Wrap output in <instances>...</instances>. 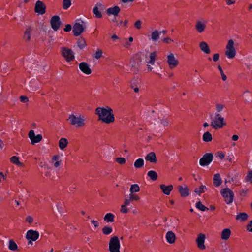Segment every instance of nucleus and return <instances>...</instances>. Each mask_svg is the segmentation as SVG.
Returning a JSON list of instances; mask_svg holds the SVG:
<instances>
[{
    "instance_id": "43",
    "label": "nucleus",
    "mask_w": 252,
    "mask_h": 252,
    "mask_svg": "<svg viewBox=\"0 0 252 252\" xmlns=\"http://www.w3.org/2000/svg\"><path fill=\"white\" fill-rule=\"evenodd\" d=\"M129 190L131 193L137 192L139 191L140 188L137 184H133L131 186Z\"/></svg>"
},
{
    "instance_id": "6",
    "label": "nucleus",
    "mask_w": 252,
    "mask_h": 252,
    "mask_svg": "<svg viewBox=\"0 0 252 252\" xmlns=\"http://www.w3.org/2000/svg\"><path fill=\"white\" fill-rule=\"evenodd\" d=\"M220 193L226 204H230L233 202L234 194L229 188H226L222 189Z\"/></svg>"
},
{
    "instance_id": "27",
    "label": "nucleus",
    "mask_w": 252,
    "mask_h": 252,
    "mask_svg": "<svg viewBox=\"0 0 252 252\" xmlns=\"http://www.w3.org/2000/svg\"><path fill=\"white\" fill-rule=\"evenodd\" d=\"M68 141L65 138H61L59 141V147L60 150H64L67 146Z\"/></svg>"
},
{
    "instance_id": "41",
    "label": "nucleus",
    "mask_w": 252,
    "mask_h": 252,
    "mask_svg": "<svg viewBox=\"0 0 252 252\" xmlns=\"http://www.w3.org/2000/svg\"><path fill=\"white\" fill-rule=\"evenodd\" d=\"M159 37V33L158 31L155 30L151 33V39L153 41H157Z\"/></svg>"
},
{
    "instance_id": "1",
    "label": "nucleus",
    "mask_w": 252,
    "mask_h": 252,
    "mask_svg": "<svg viewBox=\"0 0 252 252\" xmlns=\"http://www.w3.org/2000/svg\"><path fill=\"white\" fill-rule=\"evenodd\" d=\"M95 114L98 116V120L106 124L112 123L115 120L113 110L109 106L97 107L95 109Z\"/></svg>"
},
{
    "instance_id": "2",
    "label": "nucleus",
    "mask_w": 252,
    "mask_h": 252,
    "mask_svg": "<svg viewBox=\"0 0 252 252\" xmlns=\"http://www.w3.org/2000/svg\"><path fill=\"white\" fill-rule=\"evenodd\" d=\"M68 120L70 125L76 128L83 127L85 125L86 119L84 115L75 113L69 115Z\"/></svg>"
},
{
    "instance_id": "49",
    "label": "nucleus",
    "mask_w": 252,
    "mask_h": 252,
    "mask_svg": "<svg viewBox=\"0 0 252 252\" xmlns=\"http://www.w3.org/2000/svg\"><path fill=\"white\" fill-rule=\"evenodd\" d=\"M120 43L125 48H128L131 45V43H130L126 38H124L123 40H121L120 41Z\"/></svg>"
},
{
    "instance_id": "40",
    "label": "nucleus",
    "mask_w": 252,
    "mask_h": 252,
    "mask_svg": "<svg viewBox=\"0 0 252 252\" xmlns=\"http://www.w3.org/2000/svg\"><path fill=\"white\" fill-rule=\"evenodd\" d=\"M196 207L202 211H206L209 210L208 208L202 204L201 201H199L196 203Z\"/></svg>"
},
{
    "instance_id": "63",
    "label": "nucleus",
    "mask_w": 252,
    "mask_h": 252,
    "mask_svg": "<svg viewBox=\"0 0 252 252\" xmlns=\"http://www.w3.org/2000/svg\"><path fill=\"white\" fill-rule=\"evenodd\" d=\"M20 100L23 103H26L29 101V99L27 96L22 95L20 97Z\"/></svg>"
},
{
    "instance_id": "61",
    "label": "nucleus",
    "mask_w": 252,
    "mask_h": 252,
    "mask_svg": "<svg viewBox=\"0 0 252 252\" xmlns=\"http://www.w3.org/2000/svg\"><path fill=\"white\" fill-rule=\"evenodd\" d=\"M142 21L140 20L136 21L134 23L135 27L137 29H140L141 28Z\"/></svg>"
},
{
    "instance_id": "21",
    "label": "nucleus",
    "mask_w": 252,
    "mask_h": 252,
    "mask_svg": "<svg viewBox=\"0 0 252 252\" xmlns=\"http://www.w3.org/2000/svg\"><path fill=\"white\" fill-rule=\"evenodd\" d=\"M178 191L180 195L183 197L189 196L190 194L189 188L185 185L184 186H179L178 187Z\"/></svg>"
},
{
    "instance_id": "62",
    "label": "nucleus",
    "mask_w": 252,
    "mask_h": 252,
    "mask_svg": "<svg viewBox=\"0 0 252 252\" xmlns=\"http://www.w3.org/2000/svg\"><path fill=\"white\" fill-rule=\"evenodd\" d=\"M76 189V186L74 184L71 185L69 187V190L71 193H74Z\"/></svg>"
},
{
    "instance_id": "23",
    "label": "nucleus",
    "mask_w": 252,
    "mask_h": 252,
    "mask_svg": "<svg viewBox=\"0 0 252 252\" xmlns=\"http://www.w3.org/2000/svg\"><path fill=\"white\" fill-rule=\"evenodd\" d=\"M160 189L164 194L169 195L171 191L173 189V186L172 185L166 186L164 184H161L160 185Z\"/></svg>"
},
{
    "instance_id": "56",
    "label": "nucleus",
    "mask_w": 252,
    "mask_h": 252,
    "mask_svg": "<svg viewBox=\"0 0 252 252\" xmlns=\"http://www.w3.org/2000/svg\"><path fill=\"white\" fill-rule=\"evenodd\" d=\"M102 51L100 49H98L97 50L96 52H95V59H99L100 57H102Z\"/></svg>"
},
{
    "instance_id": "50",
    "label": "nucleus",
    "mask_w": 252,
    "mask_h": 252,
    "mask_svg": "<svg viewBox=\"0 0 252 252\" xmlns=\"http://www.w3.org/2000/svg\"><path fill=\"white\" fill-rule=\"evenodd\" d=\"M129 197L131 199L132 201H138L140 200L139 196L134 193H131L129 194Z\"/></svg>"
},
{
    "instance_id": "39",
    "label": "nucleus",
    "mask_w": 252,
    "mask_h": 252,
    "mask_svg": "<svg viewBox=\"0 0 252 252\" xmlns=\"http://www.w3.org/2000/svg\"><path fill=\"white\" fill-rule=\"evenodd\" d=\"M203 140L206 142L211 141L212 140V134L208 131L205 132L203 135Z\"/></svg>"
},
{
    "instance_id": "60",
    "label": "nucleus",
    "mask_w": 252,
    "mask_h": 252,
    "mask_svg": "<svg viewBox=\"0 0 252 252\" xmlns=\"http://www.w3.org/2000/svg\"><path fill=\"white\" fill-rule=\"evenodd\" d=\"M246 229L248 231L252 232V220L247 224Z\"/></svg>"
},
{
    "instance_id": "24",
    "label": "nucleus",
    "mask_w": 252,
    "mask_h": 252,
    "mask_svg": "<svg viewBox=\"0 0 252 252\" xmlns=\"http://www.w3.org/2000/svg\"><path fill=\"white\" fill-rule=\"evenodd\" d=\"M167 242L169 244H173L176 239L175 234L172 231H168L165 236Z\"/></svg>"
},
{
    "instance_id": "11",
    "label": "nucleus",
    "mask_w": 252,
    "mask_h": 252,
    "mask_svg": "<svg viewBox=\"0 0 252 252\" xmlns=\"http://www.w3.org/2000/svg\"><path fill=\"white\" fill-rule=\"evenodd\" d=\"M28 137L30 138L31 144L34 145L40 142L42 139V135L40 134L35 135L33 130H30L28 133Z\"/></svg>"
},
{
    "instance_id": "18",
    "label": "nucleus",
    "mask_w": 252,
    "mask_h": 252,
    "mask_svg": "<svg viewBox=\"0 0 252 252\" xmlns=\"http://www.w3.org/2000/svg\"><path fill=\"white\" fill-rule=\"evenodd\" d=\"M51 163L56 169H59L63 164L62 160L59 155H56L52 157Z\"/></svg>"
},
{
    "instance_id": "48",
    "label": "nucleus",
    "mask_w": 252,
    "mask_h": 252,
    "mask_svg": "<svg viewBox=\"0 0 252 252\" xmlns=\"http://www.w3.org/2000/svg\"><path fill=\"white\" fill-rule=\"evenodd\" d=\"M127 23L128 21L127 20H125L124 22H123L122 20H120L119 21L117 22V24H115V25L119 27H126Z\"/></svg>"
},
{
    "instance_id": "7",
    "label": "nucleus",
    "mask_w": 252,
    "mask_h": 252,
    "mask_svg": "<svg viewBox=\"0 0 252 252\" xmlns=\"http://www.w3.org/2000/svg\"><path fill=\"white\" fill-rule=\"evenodd\" d=\"M225 55L228 59H233L236 54V51L234 47V42L232 39L228 40L226 46Z\"/></svg>"
},
{
    "instance_id": "8",
    "label": "nucleus",
    "mask_w": 252,
    "mask_h": 252,
    "mask_svg": "<svg viewBox=\"0 0 252 252\" xmlns=\"http://www.w3.org/2000/svg\"><path fill=\"white\" fill-rule=\"evenodd\" d=\"M85 24L83 21H80V22H76L73 27V33L76 36L80 35L84 30Z\"/></svg>"
},
{
    "instance_id": "4",
    "label": "nucleus",
    "mask_w": 252,
    "mask_h": 252,
    "mask_svg": "<svg viewBox=\"0 0 252 252\" xmlns=\"http://www.w3.org/2000/svg\"><path fill=\"white\" fill-rule=\"evenodd\" d=\"M61 54L68 63L73 61L75 59L74 53L73 50L66 47H61Z\"/></svg>"
},
{
    "instance_id": "44",
    "label": "nucleus",
    "mask_w": 252,
    "mask_h": 252,
    "mask_svg": "<svg viewBox=\"0 0 252 252\" xmlns=\"http://www.w3.org/2000/svg\"><path fill=\"white\" fill-rule=\"evenodd\" d=\"M113 231L112 228L110 226H105L102 229V231L103 233L105 235H109Z\"/></svg>"
},
{
    "instance_id": "22",
    "label": "nucleus",
    "mask_w": 252,
    "mask_h": 252,
    "mask_svg": "<svg viewBox=\"0 0 252 252\" xmlns=\"http://www.w3.org/2000/svg\"><path fill=\"white\" fill-rule=\"evenodd\" d=\"M120 11V8L118 6L110 7L107 9L106 13L109 16L114 15L116 16Z\"/></svg>"
},
{
    "instance_id": "36",
    "label": "nucleus",
    "mask_w": 252,
    "mask_h": 252,
    "mask_svg": "<svg viewBox=\"0 0 252 252\" xmlns=\"http://www.w3.org/2000/svg\"><path fill=\"white\" fill-rule=\"evenodd\" d=\"M147 176L152 181H156L158 177L157 173L154 170H150L147 173Z\"/></svg>"
},
{
    "instance_id": "38",
    "label": "nucleus",
    "mask_w": 252,
    "mask_h": 252,
    "mask_svg": "<svg viewBox=\"0 0 252 252\" xmlns=\"http://www.w3.org/2000/svg\"><path fill=\"white\" fill-rule=\"evenodd\" d=\"M207 189L204 185H201L199 188L195 189L194 192L198 195L205 192L207 190Z\"/></svg>"
},
{
    "instance_id": "32",
    "label": "nucleus",
    "mask_w": 252,
    "mask_h": 252,
    "mask_svg": "<svg viewBox=\"0 0 252 252\" xmlns=\"http://www.w3.org/2000/svg\"><path fill=\"white\" fill-rule=\"evenodd\" d=\"M57 208L60 214H63L65 212V205L63 202L60 201L57 203Z\"/></svg>"
},
{
    "instance_id": "28",
    "label": "nucleus",
    "mask_w": 252,
    "mask_h": 252,
    "mask_svg": "<svg viewBox=\"0 0 252 252\" xmlns=\"http://www.w3.org/2000/svg\"><path fill=\"white\" fill-rule=\"evenodd\" d=\"M231 230L229 228L224 229L221 234V238L223 240H227L231 235Z\"/></svg>"
},
{
    "instance_id": "45",
    "label": "nucleus",
    "mask_w": 252,
    "mask_h": 252,
    "mask_svg": "<svg viewBox=\"0 0 252 252\" xmlns=\"http://www.w3.org/2000/svg\"><path fill=\"white\" fill-rule=\"evenodd\" d=\"M71 5L70 0H63V8L64 10H67Z\"/></svg>"
},
{
    "instance_id": "37",
    "label": "nucleus",
    "mask_w": 252,
    "mask_h": 252,
    "mask_svg": "<svg viewBox=\"0 0 252 252\" xmlns=\"http://www.w3.org/2000/svg\"><path fill=\"white\" fill-rule=\"evenodd\" d=\"M144 161L143 158H138L134 163V166L136 168H140L144 166Z\"/></svg>"
},
{
    "instance_id": "17",
    "label": "nucleus",
    "mask_w": 252,
    "mask_h": 252,
    "mask_svg": "<svg viewBox=\"0 0 252 252\" xmlns=\"http://www.w3.org/2000/svg\"><path fill=\"white\" fill-rule=\"evenodd\" d=\"M206 236L204 234L200 233L198 235L196 239L197 247L201 250H205L206 247L204 245Z\"/></svg>"
},
{
    "instance_id": "13",
    "label": "nucleus",
    "mask_w": 252,
    "mask_h": 252,
    "mask_svg": "<svg viewBox=\"0 0 252 252\" xmlns=\"http://www.w3.org/2000/svg\"><path fill=\"white\" fill-rule=\"evenodd\" d=\"M50 24L54 31H57L59 30L61 25L60 17L58 15L53 16L50 20Z\"/></svg>"
},
{
    "instance_id": "30",
    "label": "nucleus",
    "mask_w": 252,
    "mask_h": 252,
    "mask_svg": "<svg viewBox=\"0 0 252 252\" xmlns=\"http://www.w3.org/2000/svg\"><path fill=\"white\" fill-rule=\"evenodd\" d=\"M32 31V30L31 27L29 26L26 28L24 34V38L25 40L28 41L31 40Z\"/></svg>"
},
{
    "instance_id": "64",
    "label": "nucleus",
    "mask_w": 252,
    "mask_h": 252,
    "mask_svg": "<svg viewBox=\"0 0 252 252\" xmlns=\"http://www.w3.org/2000/svg\"><path fill=\"white\" fill-rule=\"evenodd\" d=\"M26 221L30 224H32L33 221V219L31 216H28L26 219Z\"/></svg>"
},
{
    "instance_id": "10",
    "label": "nucleus",
    "mask_w": 252,
    "mask_h": 252,
    "mask_svg": "<svg viewBox=\"0 0 252 252\" xmlns=\"http://www.w3.org/2000/svg\"><path fill=\"white\" fill-rule=\"evenodd\" d=\"M213 159V155L208 153L205 154L200 159L199 164L201 166H205L209 165Z\"/></svg>"
},
{
    "instance_id": "53",
    "label": "nucleus",
    "mask_w": 252,
    "mask_h": 252,
    "mask_svg": "<svg viewBox=\"0 0 252 252\" xmlns=\"http://www.w3.org/2000/svg\"><path fill=\"white\" fill-rule=\"evenodd\" d=\"M7 174L3 172H0V183L4 182L6 180Z\"/></svg>"
},
{
    "instance_id": "25",
    "label": "nucleus",
    "mask_w": 252,
    "mask_h": 252,
    "mask_svg": "<svg viewBox=\"0 0 252 252\" xmlns=\"http://www.w3.org/2000/svg\"><path fill=\"white\" fill-rule=\"evenodd\" d=\"M145 159L151 163H156L157 162L156 154L153 152L149 153L145 157Z\"/></svg>"
},
{
    "instance_id": "12",
    "label": "nucleus",
    "mask_w": 252,
    "mask_h": 252,
    "mask_svg": "<svg viewBox=\"0 0 252 252\" xmlns=\"http://www.w3.org/2000/svg\"><path fill=\"white\" fill-rule=\"evenodd\" d=\"M167 62L171 69L175 68L179 64V61L176 59L172 53H170L167 55Z\"/></svg>"
},
{
    "instance_id": "15",
    "label": "nucleus",
    "mask_w": 252,
    "mask_h": 252,
    "mask_svg": "<svg viewBox=\"0 0 252 252\" xmlns=\"http://www.w3.org/2000/svg\"><path fill=\"white\" fill-rule=\"evenodd\" d=\"M39 237L38 231L32 229H30L27 231L26 238L27 240L31 239L33 241H36Z\"/></svg>"
},
{
    "instance_id": "42",
    "label": "nucleus",
    "mask_w": 252,
    "mask_h": 252,
    "mask_svg": "<svg viewBox=\"0 0 252 252\" xmlns=\"http://www.w3.org/2000/svg\"><path fill=\"white\" fill-rule=\"evenodd\" d=\"M77 44L78 47L81 49H83L86 46L85 41L83 38H79L77 41Z\"/></svg>"
},
{
    "instance_id": "58",
    "label": "nucleus",
    "mask_w": 252,
    "mask_h": 252,
    "mask_svg": "<svg viewBox=\"0 0 252 252\" xmlns=\"http://www.w3.org/2000/svg\"><path fill=\"white\" fill-rule=\"evenodd\" d=\"M126 205L123 204L121 205V208L120 211L123 213H127L129 211V209L126 207Z\"/></svg>"
},
{
    "instance_id": "54",
    "label": "nucleus",
    "mask_w": 252,
    "mask_h": 252,
    "mask_svg": "<svg viewBox=\"0 0 252 252\" xmlns=\"http://www.w3.org/2000/svg\"><path fill=\"white\" fill-rule=\"evenodd\" d=\"M104 11H101L100 10H98L97 8L95 7V17L98 18H101L102 17V13Z\"/></svg>"
},
{
    "instance_id": "52",
    "label": "nucleus",
    "mask_w": 252,
    "mask_h": 252,
    "mask_svg": "<svg viewBox=\"0 0 252 252\" xmlns=\"http://www.w3.org/2000/svg\"><path fill=\"white\" fill-rule=\"evenodd\" d=\"M215 156L220 159H223L225 158V154L221 151H218L215 154Z\"/></svg>"
},
{
    "instance_id": "19",
    "label": "nucleus",
    "mask_w": 252,
    "mask_h": 252,
    "mask_svg": "<svg viewBox=\"0 0 252 252\" xmlns=\"http://www.w3.org/2000/svg\"><path fill=\"white\" fill-rule=\"evenodd\" d=\"M206 22L205 21H202L200 20L197 21L195 26V28L196 31L199 33L203 32L206 27Z\"/></svg>"
},
{
    "instance_id": "33",
    "label": "nucleus",
    "mask_w": 252,
    "mask_h": 252,
    "mask_svg": "<svg viewBox=\"0 0 252 252\" xmlns=\"http://www.w3.org/2000/svg\"><path fill=\"white\" fill-rule=\"evenodd\" d=\"M10 161L13 164L19 166H23V164L22 163L19 161V158L17 156H12L10 158Z\"/></svg>"
},
{
    "instance_id": "29",
    "label": "nucleus",
    "mask_w": 252,
    "mask_h": 252,
    "mask_svg": "<svg viewBox=\"0 0 252 252\" xmlns=\"http://www.w3.org/2000/svg\"><path fill=\"white\" fill-rule=\"evenodd\" d=\"M213 184L215 187L220 186L222 184V180L219 173L215 174L214 175Z\"/></svg>"
},
{
    "instance_id": "46",
    "label": "nucleus",
    "mask_w": 252,
    "mask_h": 252,
    "mask_svg": "<svg viewBox=\"0 0 252 252\" xmlns=\"http://www.w3.org/2000/svg\"><path fill=\"white\" fill-rule=\"evenodd\" d=\"M225 107L224 104L222 103H217L215 105L216 112L219 113L221 112Z\"/></svg>"
},
{
    "instance_id": "34",
    "label": "nucleus",
    "mask_w": 252,
    "mask_h": 252,
    "mask_svg": "<svg viewBox=\"0 0 252 252\" xmlns=\"http://www.w3.org/2000/svg\"><path fill=\"white\" fill-rule=\"evenodd\" d=\"M248 214L244 212L238 214L236 217V219L237 220H240L241 221H245L248 219Z\"/></svg>"
},
{
    "instance_id": "59",
    "label": "nucleus",
    "mask_w": 252,
    "mask_h": 252,
    "mask_svg": "<svg viewBox=\"0 0 252 252\" xmlns=\"http://www.w3.org/2000/svg\"><path fill=\"white\" fill-rule=\"evenodd\" d=\"M161 124L164 127H166L168 126L169 122L166 119H162V120H161Z\"/></svg>"
},
{
    "instance_id": "14",
    "label": "nucleus",
    "mask_w": 252,
    "mask_h": 252,
    "mask_svg": "<svg viewBox=\"0 0 252 252\" xmlns=\"http://www.w3.org/2000/svg\"><path fill=\"white\" fill-rule=\"evenodd\" d=\"M41 83L37 79H32L29 83V90L31 92H34L40 88Z\"/></svg>"
},
{
    "instance_id": "31",
    "label": "nucleus",
    "mask_w": 252,
    "mask_h": 252,
    "mask_svg": "<svg viewBox=\"0 0 252 252\" xmlns=\"http://www.w3.org/2000/svg\"><path fill=\"white\" fill-rule=\"evenodd\" d=\"M7 246L8 249L10 251H15L18 250L17 245L12 239L9 240Z\"/></svg>"
},
{
    "instance_id": "35",
    "label": "nucleus",
    "mask_w": 252,
    "mask_h": 252,
    "mask_svg": "<svg viewBox=\"0 0 252 252\" xmlns=\"http://www.w3.org/2000/svg\"><path fill=\"white\" fill-rule=\"evenodd\" d=\"M115 216L111 213H107L104 217V220L107 222H112L114 221Z\"/></svg>"
},
{
    "instance_id": "3",
    "label": "nucleus",
    "mask_w": 252,
    "mask_h": 252,
    "mask_svg": "<svg viewBox=\"0 0 252 252\" xmlns=\"http://www.w3.org/2000/svg\"><path fill=\"white\" fill-rule=\"evenodd\" d=\"M210 119V125L215 129L221 128L223 126L225 125L224 117L219 113H215L214 115H211Z\"/></svg>"
},
{
    "instance_id": "20",
    "label": "nucleus",
    "mask_w": 252,
    "mask_h": 252,
    "mask_svg": "<svg viewBox=\"0 0 252 252\" xmlns=\"http://www.w3.org/2000/svg\"><path fill=\"white\" fill-rule=\"evenodd\" d=\"M79 68L83 73L87 75H89L92 72L89 65L85 62H82L80 63L79 64Z\"/></svg>"
},
{
    "instance_id": "47",
    "label": "nucleus",
    "mask_w": 252,
    "mask_h": 252,
    "mask_svg": "<svg viewBox=\"0 0 252 252\" xmlns=\"http://www.w3.org/2000/svg\"><path fill=\"white\" fill-rule=\"evenodd\" d=\"M245 180L246 182L252 183V170H250L248 171L245 177Z\"/></svg>"
},
{
    "instance_id": "55",
    "label": "nucleus",
    "mask_w": 252,
    "mask_h": 252,
    "mask_svg": "<svg viewBox=\"0 0 252 252\" xmlns=\"http://www.w3.org/2000/svg\"><path fill=\"white\" fill-rule=\"evenodd\" d=\"M116 161L120 164H124L126 163V159L124 158H117Z\"/></svg>"
},
{
    "instance_id": "57",
    "label": "nucleus",
    "mask_w": 252,
    "mask_h": 252,
    "mask_svg": "<svg viewBox=\"0 0 252 252\" xmlns=\"http://www.w3.org/2000/svg\"><path fill=\"white\" fill-rule=\"evenodd\" d=\"M95 7L97 8V9L100 10L101 11H104L105 10V7L104 5L101 3H97V4L95 5Z\"/></svg>"
},
{
    "instance_id": "5",
    "label": "nucleus",
    "mask_w": 252,
    "mask_h": 252,
    "mask_svg": "<svg viewBox=\"0 0 252 252\" xmlns=\"http://www.w3.org/2000/svg\"><path fill=\"white\" fill-rule=\"evenodd\" d=\"M120 242L118 237L115 236L110 238L109 242L110 252H120Z\"/></svg>"
},
{
    "instance_id": "26",
    "label": "nucleus",
    "mask_w": 252,
    "mask_h": 252,
    "mask_svg": "<svg viewBox=\"0 0 252 252\" xmlns=\"http://www.w3.org/2000/svg\"><path fill=\"white\" fill-rule=\"evenodd\" d=\"M199 48L200 50L206 54H209L211 52V50L207 43L205 41H201L199 44Z\"/></svg>"
},
{
    "instance_id": "9",
    "label": "nucleus",
    "mask_w": 252,
    "mask_h": 252,
    "mask_svg": "<svg viewBox=\"0 0 252 252\" xmlns=\"http://www.w3.org/2000/svg\"><path fill=\"white\" fill-rule=\"evenodd\" d=\"M137 56L140 58L144 57L145 58V63L153 65L154 64L156 60V52L154 51L150 54V60L148 59L147 54H145L143 53H139L138 54H137Z\"/></svg>"
},
{
    "instance_id": "16",
    "label": "nucleus",
    "mask_w": 252,
    "mask_h": 252,
    "mask_svg": "<svg viewBox=\"0 0 252 252\" xmlns=\"http://www.w3.org/2000/svg\"><path fill=\"white\" fill-rule=\"evenodd\" d=\"M46 6L41 1L38 0L35 3V12L39 15H43L45 13Z\"/></svg>"
},
{
    "instance_id": "51",
    "label": "nucleus",
    "mask_w": 252,
    "mask_h": 252,
    "mask_svg": "<svg viewBox=\"0 0 252 252\" xmlns=\"http://www.w3.org/2000/svg\"><path fill=\"white\" fill-rule=\"evenodd\" d=\"M218 69H219V70L220 71V74H221V78H222V79L223 80V81H225L226 79H227V77L224 74V72H223V71L221 67V66L220 65H219L218 66Z\"/></svg>"
}]
</instances>
